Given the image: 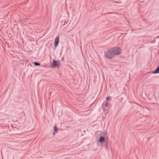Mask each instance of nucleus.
Returning <instances> with one entry per match:
<instances>
[{
  "label": "nucleus",
  "mask_w": 159,
  "mask_h": 159,
  "mask_svg": "<svg viewBox=\"0 0 159 159\" xmlns=\"http://www.w3.org/2000/svg\"><path fill=\"white\" fill-rule=\"evenodd\" d=\"M58 131V129L57 128L56 126H55L54 128V132L53 134H54L55 132H57Z\"/></svg>",
  "instance_id": "nucleus-7"
},
{
  "label": "nucleus",
  "mask_w": 159,
  "mask_h": 159,
  "mask_svg": "<svg viewBox=\"0 0 159 159\" xmlns=\"http://www.w3.org/2000/svg\"><path fill=\"white\" fill-rule=\"evenodd\" d=\"M152 73L153 74H157L159 73V67H157V69L153 72Z\"/></svg>",
  "instance_id": "nucleus-6"
},
{
  "label": "nucleus",
  "mask_w": 159,
  "mask_h": 159,
  "mask_svg": "<svg viewBox=\"0 0 159 159\" xmlns=\"http://www.w3.org/2000/svg\"><path fill=\"white\" fill-rule=\"evenodd\" d=\"M105 140V138L103 137H101L99 139V142L100 143H102L104 142Z\"/></svg>",
  "instance_id": "nucleus-5"
},
{
  "label": "nucleus",
  "mask_w": 159,
  "mask_h": 159,
  "mask_svg": "<svg viewBox=\"0 0 159 159\" xmlns=\"http://www.w3.org/2000/svg\"><path fill=\"white\" fill-rule=\"evenodd\" d=\"M105 56L106 58L109 59H111L114 57L111 48L105 52Z\"/></svg>",
  "instance_id": "nucleus-1"
},
{
  "label": "nucleus",
  "mask_w": 159,
  "mask_h": 159,
  "mask_svg": "<svg viewBox=\"0 0 159 159\" xmlns=\"http://www.w3.org/2000/svg\"><path fill=\"white\" fill-rule=\"evenodd\" d=\"M59 38L58 36H57L56 38L55 39V42H54V46L55 47H56L58 45V44L59 43Z\"/></svg>",
  "instance_id": "nucleus-4"
},
{
  "label": "nucleus",
  "mask_w": 159,
  "mask_h": 159,
  "mask_svg": "<svg viewBox=\"0 0 159 159\" xmlns=\"http://www.w3.org/2000/svg\"><path fill=\"white\" fill-rule=\"evenodd\" d=\"M104 106L105 107H107L108 106V103L107 102H105L104 104Z\"/></svg>",
  "instance_id": "nucleus-10"
},
{
  "label": "nucleus",
  "mask_w": 159,
  "mask_h": 159,
  "mask_svg": "<svg viewBox=\"0 0 159 159\" xmlns=\"http://www.w3.org/2000/svg\"><path fill=\"white\" fill-rule=\"evenodd\" d=\"M60 64L59 61L53 60L51 64V66L52 68H59L60 66Z\"/></svg>",
  "instance_id": "nucleus-3"
},
{
  "label": "nucleus",
  "mask_w": 159,
  "mask_h": 159,
  "mask_svg": "<svg viewBox=\"0 0 159 159\" xmlns=\"http://www.w3.org/2000/svg\"><path fill=\"white\" fill-rule=\"evenodd\" d=\"M111 50L114 56L119 55L121 52V49L118 47H114L111 48Z\"/></svg>",
  "instance_id": "nucleus-2"
},
{
  "label": "nucleus",
  "mask_w": 159,
  "mask_h": 159,
  "mask_svg": "<svg viewBox=\"0 0 159 159\" xmlns=\"http://www.w3.org/2000/svg\"><path fill=\"white\" fill-rule=\"evenodd\" d=\"M111 97L110 96L107 97L106 98V99L109 100H111Z\"/></svg>",
  "instance_id": "nucleus-9"
},
{
  "label": "nucleus",
  "mask_w": 159,
  "mask_h": 159,
  "mask_svg": "<svg viewBox=\"0 0 159 159\" xmlns=\"http://www.w3.org/2000/svg\"><path fill=\"white\" fill-rule=\"evenodd\" d=\"M33 64L34 65H35L36 66H40V65L39 63H38L37 62H34Z\"/></svg>",
  "instance_id": "nucleus-8"
}]
</instances>
